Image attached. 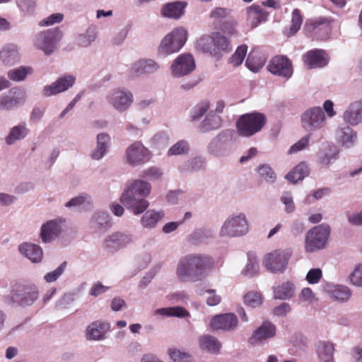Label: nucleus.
<instances>
[{
	"mask_svg": "<svg viewBox=\"0 0 362 362\" xmlns=\"http://www.w3.org/2000/svg\"><path fill=\"white\" fill-rule=\"evenodd\" d=\"M262 297L258 292H248L244 296V303L245 305L255 308L262 304Z\"/></svg>",
	"mask_w": 362,
	"mask_h": 362,
	"instance_id": "obj_50",
	"label": "nucleus"
},
{
	"mask_svg": "<svg viewBox=\"0 0 362 362\" xmlns=\"http://www.w3.org/2000/svg\"><path fill=\"white\" fill-rule=\"evenodd\" d=\"M163 216V211L157 212L154 210H148L142 216L141 223L145 228H153Z\"/></svg>",
	"mask_w": 362,
	"mask_h": 362,
	"instance_id": "obj_35",
	"label": "nucleus"
},
{
	"mask_svg": "<svg viewBox=\"0 0 362 362\" xmlns=\"http://www.w3.org/2000/svg\"><path fill=\"white\" fill-rule=\"evenodd\" d=\"M108 288L109 287L105 286L101 283L98 282L90 288V295L96 297L102 293H105Z\"/></svg>",
	"mask_w": 362,
	"mask_h": 362,
	"instance_id": "obj_62",
	"label": "nucleus"
},
{
	"mask_svg": "<svg viewBox=\"0 0 362 362\" xmlns=\"http://www.w3.org/2000/svg\"><path fill=\"white\" fill-rule=\"evenodd\" d=\"M268 13L260 6L252 4L247 8V23L252 28L267 21Z\"/></svg>",
	"mask_w": 362,
	"mask_h": 362,
	"instance_id": "obj_23",
	"label": "nucleus"
},
{
	"mask_svg": "<svg viewBox=\"0 0 362 362\" xmlns=\"http://www.w3.org/2000/svg\"><path fill=\"white\" fill-rule=\"evenodd\" d=\"M259 269V265L257 261V258L255 256H252V255H248V262L246 264L245 269L244 270V274L245 275L252 276L255 274H257Z\"/></svg>",
	"mask_w": 362,
	"mask_h": 362,
	"instance_id": "obj_51",
	"label": "nucleus"
},
{
	"mask_svg": "<svg viewBox=\"0 0 362 362\" xmlns=\"http://www.w3.org/2000/svg\"><path fill=\"white\" fill-rule=\"evenodd\" d=\"M186 6V3L182 1L165 4L161 9V14L166 18L178 19L184 14Z\"/></svg>",
	"mask_w": 362,
	"mask_h": 362,
	"instance_id": "obj_26",
	"label": "nucleus"
},
{
	"mask_svg": "<svg viewBox=\"0 0 362 362\" xmlns=\"http://www.w3.org/2000/svg\"><path fill=\"white\" fill-rule=\"evenodd\" d=\"M110 329V325L100 321H95L89 325L86 329V337L89 340H100Z\"/></svg>",
	"mask_w": 362,
	"mask_h": 362,
	"instance_id": "obj_24",
	"label": "nucleus"
},
{
	"mask_svg": "<svg viewBox=\"0 0 362 362\" xmlns=\"http://www.w3.org/2000/svg\"><path fill=\"white\" fill-rule=\"evenodd\" d=\"M309 142L310 136L306 135L302 137L298 142L291 146L288 151V153L291 154L293 153H297L305 149L308 146Z\"/></svg>",
	"mask_w": 362,
	"mask_h": 362,
	"instance_id": "obj_56",
	"label": "nucleus"
},
{
	"mask_svg": "<svg viewBox=\"0 0 362 362\" xmlns=\"http://www.w3.org/2000/svg\"><path fill=\"white\" fill-rule=\"evenodd\" d=\"M309 173L308 165L305 161H302L286 174V178L291 183L296 184L299 180H303Z\"/></svg>",
	"mask_w": 362,
	"mask_h": 362,
	"instance_id": "obj_29",
	"label": "nucleus"
},
{
	"mask_svg": "<svg viewBox=\"0 0 362 362\" xmlns=\"http://www.w3.org/2000/svg\"><path fill=\"white\" fill-rule=\"evenodd\" d=\"M351 282L357 286H362V264H359L351 274Z\"/></svg>",
	"mask_w": 362,
	"mask_h": 362,
	"instance_id": "obj_59",
	"label": "nucleus"
},
{
	"mask_svg": "<svg viewBox=\"0 0 362 362\" xmlns=\"http://www.w3.org/2000/svg\"><path fill=\"white\" fill-rule=\"evenodd\" d=\"M62 37L59 28L49 29L39 33L35 40V46L42 50L46 55L51 54L56 48V44Z\"/></svg>",
	"mask_w": 362,
	"mask_h": 362,
	"instance_id": "obj_11",
	"label": "nucleus"
},
{
	"mask_svg": "<svg viewBox=\"0 0 362 362\" xmlns=\"http://www.w3.org/2000/svg\"><path fill=\"white\" fill-rule=\"evenodd\" d=\"M33 70L30 66H19L16 69H10L8 73V77L13 81H24L27 76L33 74Z\"/></svg>",
	"mask_w": 362,
	"mask_h": 362,
	"instance_id": "obj_37",
	"label": "nucleus"
},
{
	"mask_svg": "<svg viewBox=\"0 0 362 362\" xmlns=\"http://www.w3.org/2000/svg\"><path fill=\"white\" fill-rule=\"evenodd\" d=\"M19 7L27 12H32L35 6V0H18Z\"/></svg>",
	"mask_w": 362,
	"mask_h": 362,
	"instance_id": "obj_63",
	"label": "nucleus"
},
{
	"mask_svg": "<svg viewBox=\"0 0 362 362\" xmlns=\"http://www.w3.org/2000/svg\"><path fill=\"white\" fill-rule=\"evenodd\" d=\"M238 322V318L234 314L226 313L214 316L211 320L210 326L213 330L230 331L237 327Z\"/></svg>",
	"mask_w": 362,
	"mask_h": 362,
	"instance_id": "obj_18",
	"label": "nucleus"
},
{
	"mask_svg": "<svg viewBox=\"0 0 362 362\" xmlns=\"http://www.w3.org/2000/svg\"><path fill=\"white\" fill-rule=\"evenodd\" d=\"M325 115L320 107H313L303 112L300 116L302 127L308 132L322 128L325 124Z\"/></svg>",
	"mask_w": 362,
	"mask_h": 362,
	"instance_id": "obj_10",
	"label": "nucleus"
},
{
	"mask_svg": "<svg viewBox=\"0 0 362 362\" xmlns=\"http://www.w3.org/2000/svg\"><path fill=\"white\" fill-rule=\"evenodd\" d=\"M168 355L173 362H191V356L175 348L168 349Z\"/></svg>",
	"mask_w": 362,
	"mask_h": 362,
	"instance_id": "obj_47",
	"label": "nucleus"
},
{
	"mask_svg": "<svg viewBox=\"0 0 362 362\" xmlns=\"http://www.w3.org/2000/svg\"><path fill=\"white\" fill-rule=\"evenodd\" d=\"M30 133L25 122H21L13 126L5 137V142L7 145H13L17 141L24 139Z\"/></svg>",
	"mask_w": 362,
	"mask_h": 362,
	"instance_id": "obj_25",
	"label": "nucleus"
},
{
	"mask_svg": "<svg viewBox=\"0 0 362 362\" xmlns=\"http://www.w3.org/2000/svg\"><path fill=\"white\" fill-rule=\"evenodd\" d=\"M212 257L206 255L190 254L182 257L178 262L176 274L181 281H196L214 268Z\"/></svg>",
	"mask_w": 362,
	"mask_h": 362,
	"instance_id": "obj_1",
	"label": "nucleus"
},
{
	"mask_svg": "<svg viewBox=\"0 0 362 362\" xmlns=\"http://www.w3.org/2000/svg\"><path fill=\"white\" fill-rule=\"evenodd\" d=\"M199 345L202 349L213 354H218L221 348V344L214 337L205 334L199 339Z\"/></svg>",
	"mask_w": 362,
	"mask_h": 362,
	"instance_id": "obj_31",
	"label": "nucleus"
},
{
	"mask_svg": "<svg viewBox=\"0 0 362 362\" xmlns=\"http://www.w3.org/2000/svg\"><path fill=\"white\" fill-rule=\"evenodd\" d=\"M230 17V10L221 7H216L210 13V18L216 21L221 22L223 19L226 20Z\"/></svg>",
	"mask_w": 362,
	"mask_h": 362,
	"instance_id": "obj_52",
	"label": "nucleus"
},
{
	"mask_svg": "<svg viewBox=\"0 0 362 362\" xmlns=\"http://www.w3.org/2000/svg\"><path fill=\"white\" fill-rule=\"evenodd\" d=\"M357 107L358 106L356 105V103H352L344 114V119L345 122L351 125H356L358 123L362 122Z\"/></svg>",
	"mask_w": 362,
	"mask_h": 362,
	"instance_id": "obj_39",
	"label": "nucleus"
},
{
	"mask_svg": "<svg viewBox=\"0 0 362 362\" xmlns=\"http://www.w3.org/2000/svg\"><path fill=\"white\" fill-rule=\"evenodd\" d=\"M339 139L342 145L349 148L355 142L356 133L349 127H346L340 130Z\"/></svg>",
	"mask_w": 362,
	"mask_h": 362,
	"instance_id": "obj_42",
	"label": "nucleus"
},
{
	"mask_svg": "<svg viewBox=\"0 0 362 362\" xmlns=\"http://www.w3.org/2000/svg\"><path fill=\"white\" fill-rule=\"evenodd\" d=\"M322 276V270L319 268L310 269L307 275L306 280L310 284H315L320 281Z\"/></svg>",
	"mask_w": 362,
	"mask_h": 362,
	"instance_id": "obj_58",
	"label": "nucleus"
},
{
	"mask_svg": "<svg viewBox=\"0 0 362 362\" xmlns=\"http://www.w3.org/2000/svg\"><path fill=\"white\" fill-rule=\"evenodd\" d=\"M291 311V306L287 303H282L280 305L275 307L273 313L275 315L284 316Z\"/></svg>",
	"mask_w": 362,
	"mask_h": 362,
	"instance_id": "obj_61",
	"label": "nucleus"
},
{
	"mask_svg": "<svg viewBox=\"0 0 362 362\" xmlns=\"http://www.w3.org/2000/svg\"><path fill=\"white\" fill-rule=\"evenodd\" d=\"M109 103L118 111L126 110L132 103V95L129 92L115 90L107 97Z\"/></svg>",
	"mask_w": 362,
	"mask_h": 362,
	"instance_id": "obj_19",
	"label": "nucleus"
},
{
	"mask_svg": "<svg viewBox=\"0 0 362 362\" xmlns=\"http://www.w3.org/2000/svg\"><path fill=\"white\" fill-rule=\"evenodd\" d=\"M77 44L81 47H87L88 46L91 42L93 40V37H92L88 33L81 34L77 37Z\"/></svg>",
	"mask_w": 362,
	"mask_h": 362,
	"instance_id": "obj_64",
	"label": "nucleus"
},
{
	"mask_svg": "<svg viewBox=\"0 0 362 362\" xmlns=\"http://www.w3.org/2000/svg\"><path fill=\"white\" fill-rule=\"evenodd\" d=\"M247 51V45H242L238 46L235 53L228 59V63L234 67L240 66L246 56Z\"/></svg>",
	"mask_w": 362,
	"mask_h": 362,
	"instance_id": "obj_44",
	"label": "nucleus"
},
{
	"mask_svg": "<svg viewBox=\"0 0 362 362\" xmlns=\"http://www.w3.org/2000/svg\"><path fill=\"white\" fill-rule=\"evenodd\" d=\"M110 137L107 134L102 133L97 137V148L92 155V158H101L105 155L110 144Z\"/></svg>",
	"mask_w": 362,
	"mask_h": 362,
	"instance_id": "obj_33",
	"label": "nucleus"
},
{
	"mask_svg": "<svg viewBox=\"0 0 362 362\" xmlns=\"http://www.w3.org/2000/svg\"><path fill=\"white\" fill-rule=\"evenodd\" d=\"M303 23V16L298 8H295L292 12L291 25L290 26L289 33L291 35L296 33Z\"/></svg>",
	"mask_w": 362,
	"mask_h": 362,
	"instance_id": "obj_49",
	"label": "nucleus"
},
{
	"mask_svg": "<svg viewBox=\"0 0 362 362\" xmlns=\"http://www.w3.org/2000/svg\"><path fill=\"white\" fill-rule=\"evenodd\" d=\"M332 293L334 298L341 302L347 301L351 295V290L344 286H336Z\"/></svg>",
	"mask_w": 362,
	"mask_h": 362,
	"instance_id": "obj_46",
	"label": "nucleus"
},
{
	"mask_svg": "<svg viewBox=\"0 0 362 362\" xmlns=\"http://www.w3.org/2000/svg\"><path fill=\"white\" fill-rule=\"evenodd\" d=\"M329 226L324 224L319 225L310 230L305 238L306 251L313 252L322 249L329 235Z\"/></svg>",
	"mask_w": 362,
	"mask_h": 362,
	"instance_id": "obj_9",
	"label": "nucleus"
},
{
	"mask_svg": "<svg viewBox=\"0 0 362 362\" xmlns=\"http://www.w3.org/2000/svg\"><path fill=\"white\" fill-rule=\"evenodd\" d=\"M151 192V185L147 182L136 180L127 187L122 193L119 201L134 215L142 214L148 207L149 203L145 199Z\"/></svg>",
	"mask_w": 362,
	"mask_h": 362,
	"instance_id": "obj_3",
	"label": "nucleus"
},
{
	"mask_svg": "<svg viewBox=\"0 0 362 362\" xmlns=\"http://www.w3.org/2000/svg\"><path fill=\"white\" fill-rule=\"evenodd\" d=\"M132 242L130 235L116 232L107 236L103 243V247L108 253H114L119 249L125 247Z\"/></svg>",
	"mask_w": 362,
	"mask_h": 362,
	"instance_id": "obj_16",
	"label": "nucleus"
},
{
	"mask_svg": "<svg viewBox=\"0 0 362 362\" xmlns=\"http://www.w3.org/2000/svg\"><path fill=\"white\" fill-rule=\"evenodd\" d=\"M209 108V103L208 101H202L197 104L192 112V120L198 119L202 117Z\"/></svg>",
	"mask_w": 362,
	"mask_h": 362,
	"instance_id": "obj_53",
	"label": "nucleus"
},
{
	"mask_svg": "<svg viewBox=\"0 0 362 362\" xmlns=\"http://www.w3.org/2000/svg\"><path fill=\"white\" fill-rule=\"evenodd\" d=\"M151 192V185L147 182L136 180L127 187L122 193L119 201L134 215L142 214L148 207L149 203L145 199Z\"/></svg>",
	"mask_w": 362,
	"mask_h": 362,
	"instance_id": "obj_2",
	"label": "nucleus"
},
{
	"mask_svg": "<svg viewBox=\"0 0 362 362\" xmlns=\"http://www.w3.org/2000/svg\"><path fill=\"white\" fill-rule=\"evenodd\" d=\"M259 175L265 180L274 182L276 180V175L273 170L269 165H262L258 168Z\"/></svg>",
	"mask_w": 362,
	"mask_h": 362,
	"instance_id": "obj_55",
	"label": "nucleus"
},
{
	"mask_svg": "<svg viewBox=\"0 0 362 362\" xmlns=\"http://www.w3.org/2000/svg\"><path fill=\"white\" fill-rule=\"evenodd\" d=\"M38 296V291L35 286L18 284L6 296V301L11 305H30L37 299Z\"/></svg>",
	"mask_w": 362,
	"mask_h": 362,
	"instance_id": "obj_7",
	"label": "nucleus"
},
{
	"mask_svg": "<svg viewBox=\"0 0 362 362\" xmlns=\"http://www.w3.org/2000/svg\"><path fill=\"white\" fill-rule=\"evenodd\" d=\"M64 15L62 13H53L48 16L47 18L39 23L40 26H48L52 25L54 23H59L62 21Z\"/></svg>",
	"mask_w": 362,
	"mask_h": 362,
	"instance_id": "obj_57",
	"label": "nucleus"
},
{
	"mask_svg": "<svg viewBox=\"0 0 362 362\" xmlns=\"http://www.w3.org/2000/svg\"><path fill=\"white\" fill-rule=\"evenodd\" d=\"M76 81L74 76L71 75H64L59 77L55 82L51 85L45 86L42 90V94L45 97L56 95L68 90L73 86Z\"/></svg>",
	"mask_w": 362,
	"mask_h": 362,
	"instance_id": "obj_17",
	"label": "nucleus"
},
{
	"mask_svg": "<svg viewBox=\"0 0 362 362\" xmlns=\"http://www.w3.org/2000/svg\"><path fill=\"white\" fill-rule=\"evenodd\" d=\"M291 255L292 250L290 248L274 250L264 256L263 264L274 273L283 272Z\"/></svg>",
	"mask_w": 362,
	"mask_h": 362,
	"instance_id": "obj_8",
	"label": "nucleus"
},
{
	"mask_svg": "<svg viewBox=\"0 0 362 362\" xmlns=\"http://www.w3.org/2000/svg\"><path fill=\"white\" fill-rule=\"evenodd\" d=\"M187 33L182 28H177L167 35L161 41L158 52L161 57H166L177 52L186 42Z\"/></svg>",
	"mask_w": 362,
	"mask_h": 362,
	"instance_id": "obj_6",
	"label": "nucleus"
},
{
	"mask_svg": "<svg viewBox=\"0 0 362 362\" xmlns=\"http://www.w3.org/2000/svg\"><path fill=\"white\" fill-rule=\"evenodd\" d=\"M281 200L285 204L286 211L287 213L290 214L294 211L295 205L293 201V197L290 192L284 193L281 197Z\"/></svg>",
	"mask_w": 362,
	"mask_h": 362,
	"instance_id": "obj_60",
	"label": "nucleus"
},
{
	"mask_svg": "<svg viewBox=\"0 0 362 362\" xmlns=\"http://www.w3.org/2000/svg\"><path fill=\"white\" fill-rule=\"evenodd\" d=\"M303 61L309 69L321 68L328 63L326 52L322 49H314L303 56Z\"/></svg>",
	"mask_w": 362,
	"mask_h": 362,
	"instance_id": "obj_20",
	"label": "nucleus"
},
{
	"mask_svg": "<svg viewBox=\"0 0 362 362\" xmlns=\"http://www.w3.org/2000/svg\"><path fill=\"white\" fill-rule=\"evenodd\" d=\"M156 63L151 59L139 60L136 62L131 69L132 76H136L140 74L151 72L157 68Z\"/></svg>",
	"mask_w": 362,
	"mask_h": 362,
	"instance_id": "obj_30",
	"label": "nucleus"
},
{
	"mask_svg": "<svg viewBox=\"0 0 362 362\" xmlns=\"http://www.w3.org/2000/svg\"><path fill=\"white\" fill-rule=\"evenodd\" d=\"M66 267V262H62L55 270L48 272L44 279L47 283L55 281L64 272Z\"/></svg>",
	"mask_w": 362,
	"mask_h": 362,
	"instance_id": "obj_54",
	"label": "nucleus"
},
{
	"mask_svg": "<svg viewBox=\"0 0 362 362\" xmlns=\"http://www.w3.org/2000/svg\"><path fill=\"white\" fill-rule=\"evenodd\" d=\"M248 225L243 214L228 218L222 226L220 235L221 236L235 237L246 234Z\"/></svg>",
	"mask_w": 362,
	"mask_h": 362,
	"instance_id": "obj_12",
	"label": "nucleus"
},
{
	"mask_svg": "<svg viewBox=\"0 0 362 362\" xmlns=\"http://www.w3.org/2000/svg\"><path fill=\"white\" fill-rule=\"evenodd\" d=\"M305 32L318 40H326L329 37L332 26L330 21L325 18L308 20L304 25Z\"/></svg>",
	"mask_w": 362,
	"mask_h": 362,
	"instance_id": "obj_13",
	"label": "nucleus"
},
{
	"mask_svg": "<svg viewBox=\"0 0 362 362\" xmlns=\"http://www.w3.org/2000/svg\"><path fill=\"white\" fill-rule=\"evenodd\" d=\"M334 344L327 341H320L317 352L320 361L332 360L334 358Z\"/></svg>",
	"mask_w": 362,
	"mask_h": 362,
	"instance_id": "obj_38",
	"label": "nucleus"
},
{
	"mask_svg": "<svg viewBox=\"0 0 362 362\" xmlns=\"http://www.w3.org/2000/svg\"><path fill=\"white\" fill-rule=\"evenodd\" d=\"M294 293V285L291 282L283 283L274 288L276 299L285 300L291 298Z\"/></svg>",
	"mask_w": 362,
	"mask_h": 362,
	"instance_id": "obj_36",
	"label": "nucleus"
},
{
	"mask_svg": "<svg viewBox=\"0 0 362 362\" xmlns=\"http://www.w3.org/2000/svg\"><path fill=\"white\" fill-rule=\"evenodd\" d=\"M0 59L7 66H12L20 59L19 52L17 46L11 44L7 45L0 52Z\"/></svg>",
	"mask_w": 362,
	"mask_h": 362,
	"instance_id": "obj_27",
	"label": "nucleus"
},
{
	"mask_svg": "<svg viewBox=\"0 0 362 362\" xmlns=\"http://www.w3.org/2000/svg\"><path fill=\"white\" fill-rule=\"evenodd\" d=\"M267 69L274 75L288 78L293 74L291 61L286 57L279 55L274 57L269 62Z\"/></svg>",
	"mask_w": 362,
	"mask_h": 362,
	"instance_id": "obj_14",
	"label": "nucleus"
},
{
	"mask_svg": "<svg viewBox=\"0 0 362 362\" xmlns=\"http://www.w3.org/2000/svg\"><path fill=\"white\" fill-rule=\"evenodd\" d=\"M150 154L149 150L140 141L134 142L127 150V158H145Z\"/></svg>",
	"mask_w": 362,
	"mask_h": 362,
	"instance_id": "obj_32",
	"label": "nucleus"
},
{
	"mask_svg": "<svg viewBox=\"0 0 362 362\" xmlns=\"http://www.w3.org/2000/svg\"><path fill=\"white\" fill-rule=\"evenodd\" d=\"M237 26V21L230 16L224 22H222L219 28L223 33L232 37L238 34Z\"/></svg>",
	"mask_w": 362,
	"mask_h": 362,
	"instance_id": "obj_43",
	"label": "nucleus"
},
{
	"mask_svg": "<svg viewBox=\"0 0 362 362\" xmlns=\"http://www.w3.org/2000/svg\"><path fill=\"white\" fill-rule=\"evenodd\" d=\"M264 114L253 112L239 117L236 122V129L239 135L249 137L259 132L267 123Z\"/></svg>",
	"mask_w": 362,
	"mask_h": 362,
	"instance_id": "obj_5",
	"label": "nucleus"
},
{
	"mask_svg": "<svg viewBox=\"0 0 362 362\" xmlns=\"http://www.w3.org/2000/svg\"><path fill=\"white\" fill-rule=\"evenodd\" d=\"M62 232V221L51 220L41 228L40 238L42 242L48 243L55 239Z\"/></svg>",
	"mask_w": 362,
	"mask_h": 362,
	"instance_id": "obj_22",
	"label": "nucleus"
},
{
	"mask_svg": "<svg viewBox=\"0 0 362 362\" xmlns=\"http://www.w3.org/2000/svg\"><path fill=\"white\" fill-rule=\"evenodd\" d=\"M170 69L174 76L182 77L194 70L195 62L192 55L182 54L174 60Z\"/></svg>",
	"mask_w": 362,
	"mask_h": 362,
	"instance_id": "obj_15",
	"label": "nucleus"
},
{
	"mask_svg": "<svg viewBox=\"0 0 362 362\" xmlns=\"http://www.w3.org/2000/svg\"><path fill=\"white\" fill-rule=\"evenodd\" d=\"M276 334V328L274 325L269 322H264L256 329L248 341L250 344L255 345L269 338L273 337Z\"/></svg>",
	"mask_w": 362,
	"mask_h": 362,
	"instance_id": "obj_21",
	"label": "nucleus"
},
{
	"mask_svg": "<svg viewBox=\"0 0 362 362\" xmlns=\"http://www.w3.org/2000/svg\"><path fill=\"white\" fill-rule=\"evenodd\" d=\"M156 313L165 316H174L177 317H184L189 315L187 310L180 306L159 308L156 310Z\"/></svg>",
	"mask_w": 362,
	"mask_h": 362,
	"instance_id": "obj_41",
	"label": "nucleus"
},
{
	"mask_svg": "<svg viewBox=\"0 0 362 362\" xmlns=\"http://www.w3.org/2000/svg\"><path fill=\"white\" fill-rule=\"evenodd\" d=\"M266 59L259 56L257 51L252 50L247 56L246 66L253 72L259 71L264 65Z\"/></svg>",
	"mask_w": 362,
	"mask_h": 362,
	"instance_id": "obj_34",
	"label": "nucleus"
},
{
	"mask_svg": "<svg viewBox=\"0 0 362 362\" xmlns=\"http://www.w3.org/2000/svg\"><path fill=\"white\" fill-rule=\"evenodd\" d=\"M196 48L218 59L232 50L230 40L220 32H214L210 35L200 37L197 41Z\"/></svg>",
	"mask_w": 362,
	"mask_h": 362,
	"instance_id": "obj_4",
	"label": "nucleus"
},
{
	"mask_svg": "<svg viewBox=\"0 0 362 362\" xmlns=\"http://www.w3.org/2000/svg\"><path fill=\"white\" fill-rule=\"evenodd\" d=\"M221 118L217 115H209L202 123V129L204 132H209L220 128Z\"/></svg>",
	"mask_w": 362,
	"mask_h": 362,
	"instance_id": "obj_40",
	"label": "nucleus"
},
{
	"mask_svg": "<svg viewBox=\"0 0 362 362\" xmlns=\"http://www.w3.org/2000/svg\"><path fill=\"white\" fill-rule=\"evenodd\" d=\"M20 104V100L18 97H10L8 95L0 96V110H10L17 107Z\"/></svg>",
	"mask_w": 362,
	"mask_h": 362,
	"instance_id": "obj_48",
	"label": "nucleus"
},
{
	"mask_svg": "<svg viewBox=\"0 0 362 362\" xmlns=\"http://www.w3.org/2000/svg\"><path fill=\"white\" fill-rule=\"evenodd\" d=\"M19 251L33 262H39L42 258V250L37 245L23 243L19 246Z\"/></svg>",
	"mask_w": 362,
	"mask_h": 362,
	"instance_id": "obj_28",
	"label": "nucleus"
},
{
	"mask_svg": "<svg viewBox=\"0 0 362 362\" xmlns=\"http://www.w3.org/2000/svg\"><path fill=\"white\" fill-rule=\"evenodd\" d=\"M189 151V146L187 141L180 140L175 143L168 151V155L172 156H182L186 155Z\"/></svg>",
	"mask_w": 362,
	"mask_h": 362,
	"instance_id": "obj_45",
	"label": "nucleus"
}]
</instances>
